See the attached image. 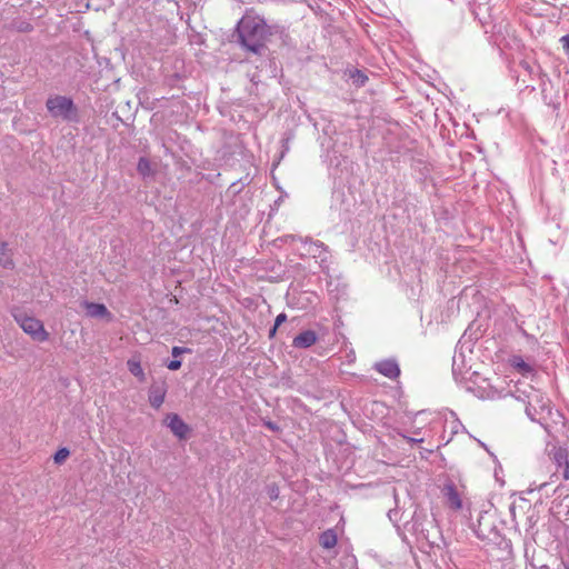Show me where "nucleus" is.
Returning a JSON list of instances; mask_svg holds the SVG:
<instances>
[{"label":"nucleus","instance_id":"nucleus-8","mask_svg":"<svg viewBox=\"0 0 569 569\" xmlns=\"http://www.w3.org/2000/svg\"><path fill=\"white\" fill-rule=\"evenodd\" d=\"M375 369L389 379H396L400 375V368L396 360L387 359L375 365Z\"/></svg>","mask_w":569,"mask_h":569},{"label":"nucleus","instance_id":"nucleus-13","mask_svg":"<svg viewBox=\"0 0 569 569\" xmlns=\"http://www.w3.org/2000/svg\"><path fill=\"white\" fill-rule=\"evenodd\" d=\"M338 541L337 533L333 529L323 531L319 537V543L323 549H332Z\"/></svg>","mask_w":569,"mask_h":569},{"label":"nucleus","instance_id":"nucleus-30","mask_svg":"<svg viewBox=\"0 0 569 569\" xmlns=\"http://www.w3.org/2000/svg\"><path fill=\"white\" fill-rule=\"evenodd\" d=\"M398 515L397 510H389L388 516L390 520H395Z\"/></svg>","mask_w":569,"mask_h":569},{"label":"nucleus","instance_id":"nucleus-22","mask_svg":"<svg viewBox=\"0 0 569 569\" xmlns=\"http://www.w3.org/2000/svg\"><path fill=\"white\" fill-rule=\"evenodd\" d=\"M351 77L353 79V82L357 83L358 86H363L368 80V77L359 70H356V72Z\"/></svg>","mask_w":569,"mask_h":569},{"label":"nucleus","instance_id":"nucleus-3","mask_svg":"<svg viewBox=\"0 0 569 569\" xmlns=\"http://www.w3.org/2000/svg\"><path fill=\"white\" fill-rule=\"evenodd\" d=\"M46 107L52 118L67 122L78 121V108L71 98L59 94L49 97Z\"/></svg>","mask_w":569,"mask_h":569},{"label":"nucleus","instance_id":"nucleus-28","mask_svg":"<svg viewBox=\"0 0 569 569\" xmlns=\"http://www.w3.org/2000/svg\"><path fill=\"white\" fill-rule=\"evenodd\" d=\"M287 320V316L286 313H279L274 320V326L276 328H278L279 326H281L284 321Z\"/></svg>","mask_w":569,"mask_h":569},{"label":"nucleus","instance_id":"nucleus-6","mask_svg":"<svg viewBox=\"0 0 569 569\" xmlns=\"http://www.w3.org/2000/svg\"><path fill=\"white\" fill-rule=\"evenodd\" d=\"M550 455L552 461L557 466V471H561L562 479L569 480V461L567 450L561 447H553Z\"/></svg>","mask_w":569,"mask_h":569},{"label":"nucleus","instance_id":"nucleus-29","mask_svg":"<svg viewBox=\"0 0 569 569\" xmlns=\"http://www.w3.org/2000/svg\"><path fill=\"white\" fill-rule=\"evenodd\" d=\"M264 426H266L269 430H271V431H278V430H279V427H278V426H277V423H276V422H273V421H266V422H264Z\"/></svg>","mask_w":569,"mask_h":569},{"label":"nucleus","instance_id":"nucleus-27","mask_svg":"<svg viewBox=\"0 0 569 569\" xmlns=\"http://www.w3.org/2000/svg\"><path fill=\"white\" fill-rule=\"evenodd\" d=\"M32 29H33V27L29 22H21L18 26V30L21 31V32H30V31H32Z\"/></svg>","mask_w":569,"mask_h":569},{"label":"nucleus","instance_id":"nucleus-1","mask_svg":"<svg viewBox=\"0 0 569 569\" xmlns=\"http://www.w3.org/2000/svg\"><path fill=\"white\" fill-rule=\"evenodd\" d=\"M271 34L266 20L251 11H247L236 27L237 42L244 51L258 57L267 56V41Z\"/></svg>","mask_w":569,"mask_h":569},{"label":"nucleus","instance_id":"nucleus-25","mask_svg":"<svg viewBox=\"0 0 569 569\" xmlns=\"http://www.w3.org/2000/svg\"><path fill=\"white\" fill-rule=\"evenodd\" d=\"M184 352H190V349L182 348V347H173L171 350V353L174 358L179 357L180 355H182Z\"/></svg>","mask_w":569,"mask_h":569},{"label":"nucleus","instance_id":"nucleus-12","mask_svg":"<svg viewBox=\"0 0 569 569\" xmlns=\"http://www.w3.org/2000/svg\"><path fill=\"white\" fill-rule=\"evenodd\" d=\"M318 337L313 330H305L296 336L292 340L295 348L307 349L316 343Z\"/></svg>","mask_w":569,"mask_h":569},{"label":"nucleus","instance_id":"nucleus-24","mask_svg":"<svg viewBox=\"0 0 569 569\" xmlns=\"http://www.w3.org/2000/svg\"><path fill=\"white\" fill-rule=\"evenodd\" d=\"M560 43L562 44L565 54L567 56V58L569 60V34L562 36L560 38Z\"/></svg>","mask_w":569,"mask_h":569},{"label":"nucleus","instance_id":"nucleus-10","mask_svg":"<svg viewBox=\"0 0 569 569\" xmlns=\"http://www.w3.org/2000/svg\"><path fill=\"white\" fill-rule=\"evenodd\" d=\"M83 307L90 318H106L111 320L112 315L103 303L84 301Z\"/></svg>","mask_w":569,"mask_h":569},{"label":"nucleus","instance_id":"nucleus-26","mask_svg":"<svg viewBox=\"0 0 569 569\" xmlns=\"http://www.w3.org/2000/svg\"><path fill=\"white\" fill-rule=\"evenodd\" d=\"M167 368L169 370L176 371L181 368V361L178 359L171 360L170 362L167 363Z\"/></svg>","mask_w":569,"mask_h":569},{"label":"nucleus","instance_id":"nucleus-14","mask_svg":"<svg viewBox=\"0 0 569 569\" xmlns=\"http://www.w3.org/2000/svg\"><path fill=\"white\" fill-rule=\"evenodd\" d=\"M127 367L130 373L137 377L139 381L143 382L146 380V373L141 367L140 360L134 358L129 359L127 361Z\"/></svg>","mask_w":569,"mask_h":569},{"label":"nucleus","instance_id":"nucleus-33","mask_svg":"<svg viewBox=\"0 0 569 569\" xmlns=\"http://www.w3.org/2000/svg\"><path fill=\"white\" fill-rule=\"evenodd\" d=\"M410 441H413V442H422V439H419V440H417V439H410Z\"/></svg>","mask_w":569,"mask_h":569},{"label":"nucleus","instance_id":"nucleus-19","mask_svg":"<svg viewBox=\"0 0 569 569\" xmlns=\"http://www.w3.org/2000/svg\"><path fill=\"white\" fill-rule=\"evenodd\" d=\"M426 515L422 512V511H418L416 510L413 516H412V528L416 530V531H423L425 528L422 527V523H421V519L425 518Z\"/></svg>","mask_w":569,"mask_h":569},{"label":"nucleus","instance_id":"nucleus-4","mask_svg":"<svg viewBox=\"0 0 569 569\" xmlns=\"http://www.w3.org/2000/svg\"><path fill=\"white\" fill-rule=\"evenodd\" d=\"M12 317L20 328L34 341L44 342L49 339V332L44 329L43 323L39 319L21 311L12 312Z\"/></svg>","mask_w":569,"mask_h":569},{"label":"nucleus","instance_id":"nucleus-16","mask_svg":"<svg viewBox=\"0 0 569 569\" xmlns=\"http://www.w3.org/2000/svg\"><path fill=\"white\" fill-rule=\"evenodd\" d=\"M536 388L532 387V386H526V388L521 389L520 387H517L515 392H513V397L518 400V401H521L523 402L526 406H528V402H529V397H531V393L532 391H535Z\"/></svg>","mask_w":569,"mask_h":569},{"label":"nucleus","instance_id":"nucleus-31","mask_svg":"<svg viewBox=\"0 0 569 569\" xmlns=\"http://www.w3.org/2000/svg\"><path fill=\"white\" fill-rule=\"evenodd\" d=\"M277 329L276 326H273L270 330H269V338H273L276 332H277Z\"/></svg>","mask_w":569,"mask_h":569},{"label":"nucleus","instance_id":"nucleus-7","mask_svg":"<svg viewBox=\"0 0 569 569\" xmlns=\"http://www.w3.org/2000/svg\"><path fill=\"white\" fill-rule=\"evenodd\" d=\"M167 426L171 430V432L179 439H186L190 428L189 426L177 415L169 413L167 416Z\"/></svg>","mask_w":569,"mask_h":569},{"label":"nucleus","instance_id":"nucleus-9","mask_svg":"<svg viewBox=\"0 0 569 569\" xmlns=\"http://www.w3.org/2000/svg\"><path fill=\"white\" fill-rule=\"evenodd\" d=\"M446 503L453 510H460L462 508V500L453 483H448L442 489Z\"/></svg>","mask_w":569,"mask_h":569},{"label":"nucleus","instance_id":"nucleus-5","mask_svg":"<svg viewBox=\"0 0 569 569\" xmlns=\"http://www.w3.org/2000/svg\"><path fill=\"white\" fill-rule=\"evenodd\" d=\"M491 518L488 512L480 515L477 525L473 526V531L478 538L490 539L491 535L496 536L497 531Z\"/></svg>","mask_w":569,"mask_h":569},{"label":"nucleus","instance_id":"nucleus-21","mask_svg":"<svg viewBox=\"0 0 569 569\" xmlns=\"http://www.w3.org/2000/svg\"><path fill=\"white\" fill-rule=\"evenodd\" d=\"M311 249L309 250L315 257H320V252H318L319 249L327 251V247L321 241H311L310 242Z\"/></svg>","mask_w":569,"mask_h":569},{"label":"nucleus","instance_id":"nucleus-18","mask_svg":"<svg viewBox=\"0 0 569 569\" xmlns=\"http://www.w3.org/2000/svg\"><path fill=\"white\" fill-rule=\"evenodd\" d=\"M511 365L519 372H522V373H530V372H532V367L530 365H528L521 357H515L511 360Z\"/></svg>","mask_w":569,"mask_h":569},{"label":"nucleus","instance_id":"nucleus-23","mask_svg":"<svg viewBox=\"0 0 569 569\" xmlns=\"http://www.w3.org/2000/svg\"><path fill=\"white\" fill-rule=\"evenodd\" d=\"M267 493L270 500H277L279 498V488L277 485L272 483L267 487Z\"/></svg>","mask_w":569,"mask_h":569},{"label":"nucleus","instance_id":"nucleus-17","mask_svg":"<svg viewBox=\"0 0 569 569\" xmlns=\"http://www.w3.org/2000/svg\"><path fill=\"white\" fill-rule=\"evenodd\" d=\"M137 170L138 172L142 176V177H149L152 174V168H151V162L144 158V157H141L138 161V166H137Z\"/></svg>","mask_w":569,"mask_h":569},{"label":"nucleus","instance_id":"nucleus-11","mask_svg":"<svg viewBox=\"0 0 569 569\" xmlns=\"http://www.w3.org/2000/svg\"><path fill=\"white\" fill-rule=\"evenodd\" d=\"M167 389L164 383L152 385L149 389V402L154 409H159L164 402Z\"/></svg>","mask_w":569,"mask_h":569},{"label":"nucleus","instance_id":"nucleus-20","mask_svg":"<svg viewBox=\"0 0 569 569\" xmlns=\"http://www.w3.org/2000/svg\"><path fill=\"white\" fill-rule=\"evenodd\" d=\"M70 455V451L67 448H61L54 453V462L62 463Z\"/></svg>","mask_w":569,"mask_h":569},{"label":"nucleus","instance_id":"nucleus-32","mask_svg":"<svg viewBox=\"0 0 569 569\" xmlns=\"http://www.w3.org/2000/svg\"><path fill=\"white\" fill-rule=\"evenodd\" d=\"M562 563L565 566V569H569V563L568 562L563 561Z\"/></svg>","mask_w":569,"mask_h":569},{"label":"nucleus","instance_id":"nucleus-15","mask_svg":"<svg viewBox=\"0 0 569 569\" xmlns=\"http://www.w3.org/2000/svg\"><path fill=\"white\" fill-rule=\"evenodd\" d=\"M0 264L3 268H12L13 261L10 256V250L8 248V243L4 241L0 242Z\"/></svg>","mask_w":569,"mask_h":569},{"label":"nucleus","instance_id":"nucleus-2","mask_svg":"<svg viewBox=\"0 0 569 569\" xmlns=\"http://www.w3.org/2000/svg\"><path fill=\"white\" fill-rule=\"evenodd\" d=\"M530 393L531 397H529L528 406H526V413L531 421L540 423L549 432L545 420L551 415V401L539 389Z\"/></svg>","mask_w":569,"mask_h":569}]
</instances>
